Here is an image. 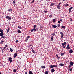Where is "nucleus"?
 <instances>
[{
	"label": "nucleus",
	"mask_w": 74,
	"mask_h": 74,
	"mask_svg": "<svg viewBox=\"0 0 74 74\" xmlns=\"http://www.w3.org/2000/svg\"><path fill=\"white\" fill-rule=\"evenodd\" d=\"M72 9H73V7H71L69 9V10H72Z\"/></svg>",
	"instance_id": "2f4dec72"
},
{
	"label": "nucleus",
	"mask_w": 74,
	"mask_h": 74,
	"mask_svg": "<svg viewBox=\"0 0 74 74\" xmlns=\"http://www.w3.org/2000/svg\"><path fill=\"white\" fill-rule=\"evenodd\" d=\"M33 31V29H32L31 30V32H32Z\"/></svg>",
	"instance_id": "49530a36"
},
{
	"label": "nucleus",
	"mask_w": 74,
	"mask_h": 74,
	"mask_svg": "<svg viewBox=\"0 0 74 74\" xmlns=\"http://www.w3.org/2000/svg\"><path fill=\"white\" fill-rule=\"evenodd\" d=\"M5 47H7V45H5Z\"/></svg>",
	"instance_id": "bf43d9fd"
},
{
	"label": "nucleus",
	"mask_w": 74,
	"mask_h": 74,
	"mask_svg": "<svg viewBox=\"0 0 74 74\" xmlns=\"http://www.w3.org/2000/svg\"><path fill=\"white\" fill-rule=\"evenodd\" d=\"M59 66H64V64L63 63H60L59 64Z\"/></svg>",
	"instance_id": "1a4fd4ad"
},
{
	"label": "nucleus",
	"mask_w": 74,
	"mask_h": 74,
	"mask_svg": "<svg viewBox=\"0 0 74 74\" xmlns=\"http://www.w3.org/2000/svg\"><path fill=\"white\" fill-rule=\"evenodd\" d=\"M70 64L71 66H73V62H70Z\"/></svg>",
	"instance_id": "f8f14e48"
},
{
	"label": "nucleus",
	"mask_w": 74,
	"mask_h": 74,
	"mask_svg": "<svg viewBox=\"0 0 74 74\" xmlns=\"http://www.w3.org/2000/svg\"><path fill=\"white\" fill-rule=\"evenodd\" d=\"M17 56V53H15L14 54V58H16V56Z\"/></svg>",
	"instance_id": "6e6552de"
},
{
	"label": "nucleus",
	"mask_w": 74,
	"mask_h": 74,
	"mask_svg": "<svg viewBox=\"0 0 74 74\" xmlns=\"http://www.w3.org/2000/svg\"><path fill=\"white\" fill-rule=\"evenodd\" d=\"M60 34L61 35V38L62 39L63 38V36H64V35L63 34V32H61L60 33Z\"/></svg>",
	"instance_id": "f03ea898"
},
{
	"label": "nucleus",
	"mask_w": 74,
	"mask_h": 74,
	"mask_svg": "<svg viewBox=\"0 0 74 74\" xmlns=\"http://www.w3.org/2000/svg\"><path fill=\"white\" fill-rule=\"evenodd\" d=\"M50 68H53V65H51L50 66Z\"/></svg>",
	"instance_id": "4468645a"
},
{
	"label": "nucleus",
	"mask_w": 74,
	"mask_h": 74,
	"mask_svg": "<svg viewBox=\"0 0 74 74\" xmlns=\"http://www.w3.org/2000/svg\"><path fill=\"white\" fill-rule=\"evenodd\" d=\"M53 5H54V3H51L50 5V6L52 7V6H53Z\"/></svg>",
	"instance_id": "f3484780"
},
{
	"label": "nucleus",
	"mask_w": 74,
	"mask_h": 74,
	"mask_svg": "<svg viewBox=\"0 0 74 74\" xmlns=\"http://www.w3.org/2000/svg\"><path fill=\"white\" fill-rule=\"evenodd\" d=\"M69 52L70 53H72L73 52V51L72 49H70L69 51Z\"/></svg>",
	"instance_id": "39448f33"
},
{
	"label": "nucleus",
	"mask_w": 74,
	"mask_h": 74,
	"mask_svg": "<svg viewBox=\"0 0 74 74\" xmlns=\"http://www.w3.org/2000/svg\"><path fill=\"white\" fill-rule=\"evenodd\" d=\"M55 22H56V20L55 19H53V22L55 23Z\"/></svg>",
	"instance_id": "7c9ffc66"
},
{
	"label": "nucleus",
	"mask_w": 74,
	"mask_h": 74,
	"mask_svg": "<svg viewBox=\"0 0 74 74\" xmlns=\"http://www.w3.org/2000/svg\"><path fill=\"white\" fill-rule=\"evenodd\" d=\"M58 23H60V21H58Z\"/></svg>",
	"instance_id": "a18cd8bd"
},
{
	"label": "nucleus",
	"mask_w": 74,
	"mask_h": 74,
	"mask_svg": "<svg viewBox=\"0 0 74 74\" xmlns=\"http://www.w3.org/2000/svg\"><path fill=\"white\" fill-rule=\"evenodd\" d=\"M36 25H34V28L33 29V31L35 32L36 31Z\"/></svg>",
	"instance_id": "7ed1b4c3"
},
{
	"label": "nucleus",
	"mask_w": 74,
	"mask_h": 74,
	"mask_svg": "<svg viewBox=\"0 0 74 74\" xmlns=\"http://www.w3.org/2000/svg\"><path fill=\"white\" fill-rule=\"evenodd\" d=\"M9 60L10 61V63H11V62H12V58L11 57H10L9 58Z\"/></svg>",
	"instance_id": "20e7f679"
},
{
	"label": "nucleus",
	"mask_w": 74,
	"mask_h": 74,
	"mask_svg": "<svg viewBox=\"0 0 74 74\" xmlns=\"http://www.w3.org/2000/svg\"><path fill=\"white\" fill-rule=\"evenodd\" d=\"M47 12H48V11H47V10H45L44 11V12L45 14H46V13H47Z\"/></svg>",
	"instance_id": "aec40b11"
},
{
	"label": "nucleus",
	"mask_w": 74,
	"mask_h": 74,
	"mask_svg": "<svg viewBox=\"0 0 74 74\" xmlns=\"http://www.w3.org/2000/svg\"><path fill=\"white\" fill-rule=\"evenodd\" d=\"M71 65H69V66L68 67H69V68H70V67H71Z\"/></svg>",
	"instance_id": "79ce46f5"
},
{
	"label": "nucleus",
	"mask_w": 74,
	"mask_h": 74,
	"mask_svg": "<svg viewBox=\"0 0 74 74\" xmlns=\"http://www.w3.org/2000/svg\"><path fill=\"white\" fill-rule=\"evenodd\" d=\"M20 52V50H18V51H17V52Z\"/></svg>",
	"instance_id": "680f3d73"
},
{
	"label": "nucleus",
	"mask_w": 74,
	"mask_h": 74,
	"mask_svg": "<svg viewBox=\"0 0 74 74\" xmlns=\"http://www.w3.org/2000/svg\"><path fill=\"white\" fill-rule=\"evenodd\" d=\"M48 73H49V71H47L45 73V74H48Z\"/></svg>",
	"instance_id": "ddd939ff"
},
{
	"label": "nucleus",
	"mask_w": 74,
	"mask_h": 74,
	"mask_svg": "<svg viewBox=\"0 0 74 74\" xmlns=\"http://www.w3.org/2000/svg\"><path fill=\"white\" fill-rule=\"evenodd\" d=\"M64 54L63 53H61V56H63V55H64Z\"/></svg>",
	"instance_id": "bb28decb"
},
{
	"label": "nucleus",
	"mask_w": 74,
	"mask_h": 74,
	"mask_svg": "<svg viewBox=\"0 0 74 74\" xmlns=\"http://www.w3.org/2000/svg\"><path fill=\"white\" fill-rule=\"evenodd\" d=\"M65 7H68L69 6V4H67L66 5H65Z\"/></svg>",
	"instance_id": "72a5a7b5"
},
{
	"label": "nucleus",
	"mask_w": 74,
	"mask_h": 74,
	"mask_svg": "<svg viewBox=\"0 0 74 74\" xmlns=\"http://www.w3.org/2000/svg\"><path fill=\"white\" fill-rule=\"evenodd\" d=\"M12 11V9H9L8 10V11Z\"/></svg>",
	"instance_id": "4c0bfd02"
},
{
	"label": "nucleus",
	"mask_w": 74,
	"mask_h": 74,
	"mask_svg": "<svg viewBox=\"0 0 74 74\" xmlns=\"http://www.w3.org/2000/svg\"><path fill=\"white\" fill-rule=\"evenodd\" d=\"M57 8H58V9H60V7L59 5H58L57 6Z\"/></svg>",
	"instance_id": "dca6fc26"
},
{
	"label": "nucleus",
	"mask_w": 74,
	"mask_h": 74,
	"mask_svg": "<svg viewBox=\"0 0 74 74\" xmlns=\"http://www.w3.org/2000/svg\"><path fill=\"white\" fill-rule=\"evenodd\" d=\"M52 16V15H50L49 16V17H50V18H51Z\"/></svg>",
	"instance_id": "58836bf2"
},
{
	"label": "nucleus",
	"mask_w": 74,
	"mask_h": 74,
	"mask_svg": "<svg viewBox=\"0 0 74 74\" xmlns=\"http://www.w3.org/2000/svg\"><path fill=\"white\" fill-rule=\"evenodd\" d=\"M34 0H33L32 1V3H34Z\"/></svg>",
	"instance_id": "8fccbe9b"
},
{
	"label": "nucleus",
	"mask_w": 74,
	"mask_h": 74,
	"mask_svg": "<svg viewBox=\"0 0 74 74\" xmlns=\"http://www.w3.org/2000/svg\"><path fill=\"white\" fill-rule=\"evenodd\" d=\"M25 74H27V72H25Z\"/></svg>",
	"instance_id": "0e129e2a"
},
{
	"label": "nucleus",
	"mask_w": 74,
	"mask_h": 74,
	"mask_svg": "<svg viewBox=\"0 0 74 74\" xmlns=\"http://www.w3.org/2000/svg\"><path fill=\"white\" fill-rule=\"evenodd\" d=\"M15 42H16V43H17V42H18V40H16V41Z\"/></svg>",
	"instance_id": "603ef678"
},
{
	"label": "nucleus",
	"mask_w": 74,
	"mask_h": 74,
	"mask_svg": "<svg viewBox=\"0 0 74 74\" xmlns=\"http://www.w3.org/2000/svg\"><path fill=\"white\" fill-rule=\"evenodd\" d=\"M62 28H63V29H65V28H66V27L64 26H62Z\"/></svg>",
	"instance_id": "473e14b6"
},
{
	"label": "nucleus",
	"mask_w": 74,
	"mask_h": 74,
	"mask_svg": "<svg viewBox=\"0 0 74 74\" xmlns=\"http://www.w3.org/2000/svg\"><path fill=\"white\" fill-rule=\"evenodd\" d=\"M51 40L52 41L53 40V37H52L51 38Z\"/></svg>",
	"instance_id": "c85d7f7f"
},
{
	"label": "nucleus",
	"mask_w": 74,
	"mask_h": 74,
	"mask_svg": "<svg viewBox=\"0 0 74 74\" xmlns=\"http://www.w3.org/2000/svg\"><path fill=\"white\" fill-rule=\"evenodd\" d=\"M10 51H11V52H12V51H13V50L12 49L10 48Z\"/></svg>",
	"instance_id": "a878e982"
},
{
	"label": "nucleus",
	"mask_w": 74,
	"mask_h": 74,
	"mask_svg": "<svg viewBox=\"0 0 74 74\" xmlns=\"http://www.w3.org/2000/svg\"><path fill=\"white\" fill-rule=\"evenodd\" d=\"M1 38H3L4 39H5V38H6V37L5 36H2Z\"/></svg>",
	"instance_id": "cd10ccee"
},
{
	"label": "nucleus",
	"mask_w": 74,
	"mask_h": 74,
	"mask_svg": "<svg viewBox=\"0 0 74 74\" xmlns=\"http://www.w3.org/2000/svg\"><path fill=\"white\" fill-rule=\"evenodd\" d=\"M58 27H60V24H58Z\"/></svg>",
	"instance_id": "c03bdc74"
},
{
	"label": "nucleus",
	"mask_w": 74,
	"mask_h": 74,
	"mask_svg": "<svg viewBox=\"0 0 74 74\" xmlns=\"http://www.w3.org/2000/svg\"><path fill=\"white\" fill-rule=\"evenodd\" d=\"M70 22H72V19L71 18L70 19Z\"/></svg>",
	"instance_id": "de8ad7c7"
},
{
	"label": "nucleus",
	"mask_w": 74,
	"mask_h": 74,
	"mask_svg": "<svg viewBox=\"0 0 74 74\" xmlns=\"http://www.w3.org/2000/svg\"><path fill=\"white\" fill-rule=\"evenodd\" d=\"M53 67H57V65H53Z\"/></svg>",
	"instance_id": "4be33fe9"
},
{
	"label": "nucleus",
	"mask_w": 74,
	"mask_h": 74,
	"mask_svg": "<svg viewBox=\"0 0 74 74\" xmlns=\"http://www.w3.org/2000/svg\"><path fill=\"white\" fill-rule=\"evenodd\" d=\"M52 26L53 27V28H56V27H57V26L55 25H53Z\"/></svg>",
	"instance_id": "9d476101"
},
{
	"label": "nucleus",
	"mask_w": 74,
	"mask_h": 74,
	"mask_svg": "<svg viewBox=\"0 0 74 74\" xmlns=\"http://www.w3.org/2000/svg\"><path fill=\"white\" fill-rule=\"evenodd\" d=\"M4 35V33L3 32H1L0 33V36H2Z\"/></svg>",
	"instance_id": "0eeeda50"
},
{
	"label": "nucleus",
	"mask_w": 74,
	"mask_h": 74,
	"mask_svg": "<svg viewBox=\"0 0 74 74\" xmlns=\"http://www.w3.org/2000/svg\"><path fill=\"white\" fill-rule=\"evenodd\" d=\"M52 35L53 36H55V33H53L52 34Z\"/></svg>",
	"instance_id": "37998d69"
},
{
	"label": "nucleus",
	"mask_w": 74,
	"mask_h": 74,
	"mask_svg": "<svg viewBox=\"0 0 74 74\" xmlns=\"http://www.w3.org/2000/svg\"><path fill=\"white\" fill-rule=\"evenodd\" d=\"M60 21L61 22H62V19L60 20Z\"/></svg>",
	"instance_id": "052dcab7"
},
{
	"label": "nucleus",
	"mask_w": 74,
	"mask_h": 74,
	"mask_svg": "<svg viewBox=\"0 0 74 74\" xmlns=\"http://www.w3.org/2000/svg\"><path fill=\"white\" fill-rule=\"evenodd\" d=\"M71 12V10H69V13H70Z\"/></svg>",
	"instance_id": "13d9d810"
},
{
	"label": "nucleus",
	"mask_w": 74,
	"mask_h": 74,
	"mask_svg": "<svg viewBox=\"0 0 74 74\" xmlns=\"http://www.w3.org/2000/svg\"><path fill=\"white\" fill-rule=\"evenodd\" d=\"M40 28H42V26H40Z\"/></svg>",
	"instance_id": "4d7b16f0"
},
{
	"label": "nucleus",
	"mask_w": 74,
	"mask_h": 74,
	"mask_svg": "<svg viewBox=\"0 0 74 74\" xmlns=\"http://www.w3.org/2000/svg\"><path fill=\"white\" fill-rule=\"evenodd\" d=\"M66 45H65V46L63 47V48H66Z\"/></svg>",
	"instance_id": "09e8293b"
},
{
	"label": "nucleus",
	"mask_w": 74,
	"mask_h": 74,
	"mask_svg": "<svg viewBox=\"0 0 74 74\" xmlns=\"http://www.w3.org/2000/svg\"><path fill=\"white\" fill-rule=\"evenodd\" d=\"M10 30V29L9 28H8L7 30V32L8 33V32H9V31Z\"/></svg>",
	"instance_id": "2eb2a0df"
},
{
	"label": "nucleus",
	"mask_w": 74,
	"mask_h": 74,
	"mask_svg": "<svg viewBox=\"0 0 74 74\" xmlns=\"http://www.w3.org/2000/svg\"><path fill=\"white\" fill-rule=\"evenodd\" d=\"M51 73H53L54 71H55V70L54 69H52L51 70Z\"/></svg>",
	"instance_id": "9b49d317"
},
{
	"label": "nucleus",
	"mask_w": 74,
	"mask_h": 74,
	"mask_svg": "<svg viewBox=\"0 0 74 74\" xmlns=\"http://www.w3.org/2000/svg\"><path fill=\"white\" fill-rule=\"evenodd\" d=\"M56 56H57V57H58V56H58V54H56Z\"/></svg>",
	"instance_id": "6e6d98bb"
},
{
	"label": "nucleus",
	"mask_w": 74,
	"mask_h": 74,
	"mask_svg": "<svg viewBox=\"0 0 74 74\" xmlns=\"http://www.w3.org/2000/svg\"><path fill=\"white\" fill-rule=\"evenodd\" d=\"M41 68L42 69H45V66H42Z\"/></svg>",
	"instance_id": "e433bc0d"
},
{
	"label": "nucleus",
	"mask_w": 74,
	"mask_h": 74,
	"mask_svg": "<svg viewBox=\"0 0 74 74\" xmlns=\"http://www.w3.org/2000/svg\"><path fill=\"white\" fill-rule=\"evenodd\" d=\"M32 52L33 53H35V51H34V50L33 49H32Z\"/></svg>",
	"instance_id": "b1692460"
},
{
	"label": "nucleus",
	"mask_w": 74,
	"mask_h": 74,
	"mask_svg": "<svg viewBox=\"0 0 74 74\" xmlns=\"http://www.w3.org/2000/svg\"><path fill=\"white\" fill-rule=\"evenodd\" d=\"M30 38V36H28L26 38L27 40H28V38Z\"/></svg>",
	"instance_id": "6ab92c4d"
},
{
	"label": "nucleus",
	"mask_w": 74,
	"mask_h": 74,
	"mask_svg": "<svg viewBox=\"0 0 74 74\" xmlns=\"http://www.w3.org/2000/svg\"><path fill=\"white\" fill-rule=\"evenodd\" d=\"M1 49H2V50H3V49H2V47H1Z\"/></svg>",
	"instance_id": "69168bd1"
},
{
	"label": "nucleus",
	"mask_w": 74,
	"mask_h": 74,
	"mask_svg": "<svg viewBox=\"0 0 74 74\" xmlns=\"http://www.w3.org/2000/svg\"><path fill=\"white\" fill-rule=\"evenodd\" d=\"M18 28H19V29H22V28H21V27L18 26Z\"/></svg>",
	"instance_id": "a19ab883"
},
{
	"label": "nucleus",
	"mask_w": 74,
	"mask_h": 74,
	"mask_svg": "<svg viewBox=\"0 0 74 74\" xmlns=\"http://www.w3.org/2000/svg\"><path fill=\"white\" fill-rule=\"evenodd\" d=\"M6 48V47H4L3 49H3V50H4V49H5V48Z\"/></svg>",
	"instance_id": "ea45409f"
},
{
	"label": "nucleus",
	"mask_w": 74,
	"mask_h": 74,
	"mask_svg": "<svg viewBox=\"0 0 74 74\" xmlns=\"http://www.w3.org/2000/svg\"><path fill=\"white\" fill-rule=\"evenodd\" d=\"M5 18L8 20H11V17H10L9 16H6Z\"/></svg>",
	"instance_id": "f257e3e1"
},
{
	"label": "nucleus",
	"mask_w": 74,
	"mask_h": 74,
	"mask_svg": "<svg viewBox=\"0 0 74 74\" xmlns=\"http://www.w3.org/2000/svg\"><path fill=\"white\" fill-rule=\"evenodd\" d=\"M13 73H15V72H16V69H14L13 70Z\"/></svg>",
	"instance_id": "412c9836"
},
{
	"label": "nucleus",
	"mask_w": 74,
	"mask_h": 74,
	"mask_svg": "<svg viewBox=\"0 0 74 74\" xmlns=\"http://www.w3.org/2000/svg\"><path fill=\"white\" fill-rule=\"evenodd\" d=\"M67 47H69V44H68V45H67Z\"/></svg>",
	"instance_id": "e2e57ef3"
},
{
	"label": "nucleus",
	"mask_w": 74,
	"mask_h": 74,
	"mask_svg": "<svg viewBox=\"0 0 74 74\" xmlns=\"http://www.w3.org/2000/svg\"><path fill=\"white\" fill-rule=\"evenodd\" d=\"M29 74H33V73H32V71H30L29 72Z\"/></svg>",
	"instance_id": "a211bd4d"
},
{
	"label": "nucleus",
	"mask_w": 74,
	"mask_h": 74,
	"mask_svg": "<svg viewBox=\"0 0 74 74\" xmlns=\"http://www.w3.org/2000/svg\"><path fill=\"white\" fill-rule=\"evenodd\" d=\"M60 4H61V3H59V4L58 5L60 6Z\"/></svg>",
	"instance_id": "864d4df0"
},
{
	"label": "nucleus",
	"mask_w": 74,
	"mask_h": 74,
	"mask_svg": "<svg viewBox=\"0 0 74 74\" xmlns=\"http://www.w3.org/2000/svg\"><path fill=\"white\" fill-rule=\"evenodd\" d=\"M0 74H1V72H0Z\"/></svg>",
	"instance_id": "774afa93"
},
{
	"label": "nucleus",
	"mask_w": 74,
	"mask_h": 74,
	"mask_svg": "<svg viewBox=\"0 0 74 74\" xmlns=\"http://www.w3.org/2000/svg\"><path fill=\"white\" fill-rule=\"evenodd\" d=\"M4 42V41H2L1 42H0V44H3V42Z\"/></svg>",
	"instance_id": "c9c22d12"
},
{
	"label": "nucleus",
	"mask_w": 74,
	"mask_h": 74,
	"mask_svg": "<svg viewBox=\"0 0 74 74\" xmlns=\"http://www.w3.org/2000/svg\"><path fill=\"white\" fill-rule=\"evenodd\" d=\"M13 3L14 5H15V0H14V1H13Z\"/></svg>",
	"instance_id": "393cba45"
},
{
	"label": "nucleus",
	"mask_w": 74,
	"mask_h": 74,
	"mask_svg": "<svg viewBox=\"0 0 74 74\" xmlns=\"http://www.w3.org/2000/svg\"><path fill=\"white\" fill-rule=\"evenodd\" d=\"M2 53H4V51H3V50H2Z\"/></svg>",
	"instance_id": "5fc2aeb1"
},
{
	"label": "nucleus",
	"mask_w": 74,
	"mask_h": 74,
	"mask_svg": "<svg viewBox=\"0 0 74 74\" xmlns=\"http://www.w3.org/2000/svg\"><path fill=\"white\" fill-rule=\"evenodd\" d=\"M66 44V42H65L64 43H62V46H64Z\"/></svg>",
	"instance_id": "423d86ee"
},
{
	"label": "nucleus",
	"mask_w": 74,
	"mask_h": 74,
	"mask_svg": "<svg viewBox=\"0 0 74 74\" xmlns=\"http://www.w3.org/2000/svg\"><path fill=\"white\" fill-rule=\"evenodd\" d=\"M59 58H60V57H58V59H59Z\"/></svg>",
	"instance_id": "338daca9"
},
{
	"label": "nucleus",
	"mask_w": 74,
	"mask_h": 74,
	"mask_svg": "<svg viewBox=\"0 0 74 74\" xmlns=\"http://www.w3.org/2000/svg\"><path fill=\"white\" fill-rule=\"evenodd\" d=\"M4 32V31L2 30L1 29H0V32Z\"/></svg>",
	"instance_id": "c756f323"
},
{
	"label": "nucleus",
	"mask_w": 74,
	"mask_h": 74,
	"mask_svg": "<svg viewBox=\"0 0 74 74\" xmlns=\"http://www.w3.org/2000/svg\"><path fill=\"white\" fill-rule=\"evenodd\" d=\"M17 32L18 33H21V31L20 30H18Z\"/></svg>",
	"instance_id": "f704fd0d"
},
{
	"label": "nucleus",
	"mask_w": 74,
	"mask_h": 74,
	"mask_svg": "<svg viewBox=\"0 0 74 74\" xmlns=\"http://www.w3.org/2000/svg\"><path fill=\"white\" fill-rule=\"evenodd\" d=\"M69 70H70V71H72V68H70V69H69Z\"/></svg>",
	"instance_id": "3c124183"
},
{
	"label": "nucleus",
	"mask_w": 74,
	"mask_h": 74,
	"mask_svg": "<svg viewBox=\"0 0 74 74\" xmlns=\"http://www.w3.org/2000/svg\"><path fill=\"white\" fill-rule=\"evenodd\" d=\"M66 48H67V49H70V47L69 46H67L66 47Z\"/></svg>",
	"instance_id": "5701e85b"
}]
</instances>
